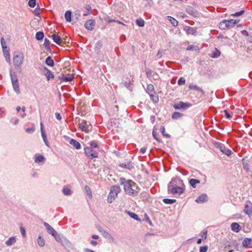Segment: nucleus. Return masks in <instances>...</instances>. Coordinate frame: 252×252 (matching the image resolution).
<instances>
[{
  "label": "nucleus",
  "mask_w": 252,
  "mask_h": 252,
  "mask_svg": "<svg viewBox=\"0 0 252 252\" xmlns=\"http://www.w3.org/2000/svg\"><path fill=\"white\" fill-rule=\"evenodd\" d=\"M120 183L121 185L124 186L125 191L127 194L132 196L137 195L138 191L134 189L136 184L133 181L121 178Z\"/></svg>",
  "instance_id": "obj_1"
},
{
  "label": "nucleus",
  "mask_w": 252,
  "mask_h": 252,
  "mask_svg": "<svg viewBox=\"0 0 252 252\" xmlns=\"http://www.w3.org/2000/svg\"><path fill=\"white\" fill-rule=\"evenodd\" d=\"M120 191V188L118 186H113L111 188L110 191L107 197V202L109 203L112 201L117 196L118 193Z\"/></svg>",
  "instance_id": "obj_2"
},
{
  "label": "nucleus",
  "mask_w": 252,
  "mask_h": 252,
  "mask_svg": "<svg viewBox=\"0 0 252 252\" xmlns=\"http://www.w3.org/2000/svg\"><path fill=\"white\" fill-rule=\"evenodd\" d=\"M24 55L19 51H15L13 54V61L14 64L17 67H20L23 63Z\"/></svg>",
  "instance_id": "obj_3"
},
{
  "label": "nucleus",
  "mask_w": 252,
  "mask_h": 252,
  "mask_svg": "<svg viewBox=\"0 0 252 252\" xmlns=\"http://www.w3.org/2000/svg\"><path fill=\"white\" fill-rule=\"evenodd\" d=\"M84 150V153L89 159H93L98 157V153L92 148L86 147Z\"/></svg>",
  "instance_id": "obj_4"
},
{
  "label": "nucleus",
  "mask_w": 252,
  "mask_h": 252,
  "mask_svg": "<svg viewBox=\"0 0 252 252\" xmlns=\"http://www.w3.org/2000/svg\"><path fill=\"white\" fill-rule=\"evenodd\" d=\"M237 23L236 20L231 19L229 20H223L220 24V28L224 30L226 28H231Z\"/></svg>",
  "instance_id": "obj_5"
},
{
  "label": "nucleus",
  "mask_w": 252,
  "mask_h": 252,
  "mask_svg": "<svg viewBox=\"0 0 252 252\" xmlns=\"http://www.w3.org/2000/svg\"><path fill=\"white\" fill-rule=\"evenodd\" d=\"M180 186H183V181L179 178H175L172 179L168 184V189L170 188L178 187Z\"/></svg>",
  "instance_id": "obj_6"
},
{
  "label": "nucleus",
  "mask_w": 252,
  "mask_h": 252,
  "mask_svg": "<svg viewBox=\"0 0 252 252\" xmlns=\"http://www.w3.org/2000/svg\"><path fill=\"white\" fill-rule=\"evenodd\" d=\"M185 190V186L183 184V186H180L178 187H174L170 188V189H168V191L171 192L172 194L174 195H180L181 194L183 193Z\"/></svg>",
  "instance_id": "obj_7"
},
{
  "label": "nucleus",
  "mask_w": 252,
  "mask_h": 252,
  "mask_svg": "<svg viewBox=\"0 0 252 252\" xmlns=\"http://www.w3.org/2000/svg\"><path fill=\"white\" fill-rule=\"evenodd\" d=\"M80 129L85 132H88L92 130V126L91 124H88L86 121H83L79 123Z\"/></svg>",
  "instance_id": "obj_8"
},
{
  "label": "nucleus",
  "mask_w": 252,
  "mask_h": 252,
  "mask_svg": "<svg viewBox=\"0 0 252 252\" xmlns=\"http://www.w3.org/2000/svg\"><path fill=\"white\" fill-rule=\"evenodd\" d=\"M191 106V104L188 102H179L173 105V108L176 110L185 109L189 108Z\"/></svg>",
  "instance_id": "obj_9"
},
{
  "label": "nucleus",
  "mask_w": 252,
  "mask_h": 252,
  "mask_svg": "<svg viewBox=\"0 0 252 252\" xmlns=\"http://www.w3.org/2000/svg\"><path fill=\"white\" fill-rule=\"evenodd\" d=\"M244 212L249 217L252 216V203L251 201H247L246 202Z\"/></svg>",
  "instance_id": "obj_10"
},
{
  "label": "nucleus",
  "mask_w": 252,
  "mask_h": 252,
  "mask_svg": "<svg viewBox=\"0 0 252 252\" xmlns=\"http://www.w3.org/2000/svg\"><path fill=\"white\" fill-rule=\"evenodd\" d=\"M95 22L93 19H90L86 22L85 23V27L89 31H93L95 27Z\"/></svg>",
  "instance_id": "obj_11"
},
{
  "label": "nucleus",
  "mask_w": 252,
  "mask_h": 252,
  "mask_svg": "<svg viewBox=\"0 0 252 252\" xmlns=\"http://www.w3.org/2000/svg\"><path fill=\"white\" fill-rule=\"evenodd\" d=\"M61 244L65 248H68L70 249H73V244L66 237H63V241H62Z\"/></svg>",
  "instance_id": "obj_12"
},
{
  "label": "nucleus",
  "mask_w": 252,
  "mask_h": 252,
  "mask_svg": "<svg viewBox=\"0 0 252 252\" xmlns=\"http://www.w3.org/2000/svg\"><path fill=\"white\" fill-rule=\"evenodd\" d=\"M218 148L222 153L227 156H229L231 154V151L229 149L226 148L223 144H219Z\"/></svg>",
  "instance_id": "obj_13"
},
{
  "label": "nucleus",
  "mask_w": 252,
  "mask_h": 252,
  "mask_svg": "<svg viewBox=\"0 0 252 252\" xmlns=\"http://www.w3.org/2000/svg\"><path fill=\"white\" fill-rule=\"evenodd\" d=\"M44 225L49 234H51L52 236L55 235H56L57 234V231L47 222H45L44 223Z\"/></svg>",
  "instance_id": "obj_14"
},
{
  "label": "nucleus",
  "mask_w": 252,
  "mask_h": 252,
  "mask_svg": "<svg viewBox=\"0 0 252 252\" xmlns=\"http://www.w3.org/2000/svg\"><path fill=\"white\" fill-rule=\"evenodd\" d=\"M44 74L46 76L47 80L48 81L50 80V79L54 78V75L49 69H48L46 67H44Z\"/></svg>",
  "instance_id": "obj_15"
},
{
  "label": "nucleus",
  "mask_w": 252,
  "mask_h": 252,
  "mask_svg": "<svg viewBox=\"0 0 252 252\" xmlns=\"http://www.w3.org/2000/svg\"><path fill=\"white\" fill-rule=\"evenodd\" d=\"M208 197L206 194H202L196 199L195 202L198 203H202L207 201Z\"/></svg>",
  "instance_id": "obj_16"
},
{
  "label": "nucleus",
  "mask_w": 252,
  "mask_h": 252,
  "mask_svg": "<svg viewBox=\"0 0 252 252\" xmlns=\"http://www.w3.org/2000/svg\"><path fill=\"white\" fill-rule=\"evenodd\" d=\"M69 143L77 150H79L81 148L80 143L74 139H70L69 141Z\"/></svg>",
  "instance_id": "obj_17"
},
{
  "label": "nucleus",
  "mask_w": 252,
  "mask_h": 252,
  "mask_svg": "<svg viewBox=\"0 0 252 252\" xmlns=\"http://www.w3.org/2000/svg\"><path fill=\"white\" fill-rule=\"evenodd\" d=\"M74 77L72 75H69L68 76H64L63 74L59 76L60 79L63 82H70L72 80Z\"/></svg>",
  "instance_id": "obj_18"
},
{
  "label": "nucleus",
  "mask_w": 252,
  "mask_h": 252,
  "mask_svg": "<svg viewBox=\"0 0 252 252\" xmlns=\"http://www.w3.org/2000/svg\"><path fill=\"white\" fill-rule=\"evenodd\" d=\"M184 30L188 34L193 35L196 32V31L194 28L189 26H186L184 28Z\"/></svg>",
  "instance_id": "obj_19"
},
{
  "label": "nucleus",
  "mask_w": 252,
  "mask_h": 252,
  "mask_svg": "<svg viewBox=\"0 0 252 252\" xmlns=\"http://www.w3.org/2000/svg\"><path fill=\"white\" fill-rule=\"evenodd\" d=\"M231 230L235 232H239L240 231V226L237 222H233L231 224Z\"/></svg>",
  "instance_id": "obj_20"
},
{
  "label": "nucleus",
  "mask_w": 252,
  "mask_h": 252,
  "mask_svg": "<svg viewBox=\"0 0 252 252\" xmlns=\"http://www.w3.org/2000/svg\"><path fill=\"white\" fill-rule=\"evenodd\" d=\"M220 55V52L217 48H215V49L210 54V56L212 58H217L219 57Z\"/></svg>",
  "instance_id": "obj_21"
},
{
  "label": "nucleus",
  "mask_w": 252,
  "mask_h": 252,
  "mask_svg": "<svg viewBox=\"0 0 252 252\" xmlns=\"http://www.w3.org/2000/svg\"><path fill=\"white\" fill-rule=\"evenodd\" d=\"M189 88L191 90H195L197 91L200 92L203 95L205 93L204 91L199 86L196 85L190 84L189 86Z\"/></svg>",
  "instance_id": "obj_22"
},
{
  "label": "nucleus",
  "mask_w": 252,
  "mask_h": 252,
  "mask_svg": "<svg viewBox=\"0 0 252 252\" xmlns=\"http://www.w3.org/2000/svg\"><path fill=\"white\" fill-rule=\"evenodd\" d=\"M52 38L53 41L57 44L58 45H61L62 43V39H61V37L59 36L58 35L56 34H53L52 35Z\"/></svg>",
  "instance_id": "obj_23"
},
{
  "label": "nucleus",
  "mask_w": 252,
  "mask_h": 252,
  "mask_svg": "<svg viewBox=\"0 0 252 252\" xmlns=\"http://www.w3.org/2000/svg\"><path fill=\"white\" fill-rule=\"evenodd\" d=\"M10 78L12 83L18 82V80L16 74L11 70L10 71Z\"/></svg>",
  "instance_id": "obj_24"
},
{
  "label": "nucleus",
  "mask_w": 252,
  "mask_h": 252,
  "mask_svg": "<svg viewBox=\"0 0 252 252\" xmlns=\"http://www.w3.org/2000/svg\"><path fill=\"white\" fill-rule=\"evenodd\" d=\"M200 183V181L199 180L193 178L190 179L189 181V184L193 188H195L196 187V185Z\"/></svg>",
  "instance_id": "obj_25"
},
{
  "label": "nucleus",
  "mask_w": 252,
  "mask_h": 252,
  "mask_svg": "<svg viewBox=\"0 0 252 252\" xmlns=\"http://www.w3.org/2000/svg\"><path fill=\"white\" fill-rule=\"evenodd\" d=\"M45 160V158L42 155H36L35 157L34 162L35 163L44 162Z\"/></svg>",
  "instance_id": "obj_26"
},
{
  "label": "nucleus",
  "mask_w": 252,
  "mask_h": 252,
  "mask_svg": "<svg viewBox=\"0 0 252 252\" xmlns=\"http://www.w3.org/2000/svg\"><path fill=\"white\" fill-rule=\"evenodd\" d=\"M16 243V238L15 237H10L6 242L5 244L7 246H11Z\"/></svg>",
  "instance_id": "obj_27"
},
{
  "label": "nucleus",
  "mask_w": 252,
  "mask_h": 252,
  "mask_svg": "<svg viewBox=\"0 0 252 252\" xmlns=\"http://www.w3.org/2000/svg\"><path fill=\"white\" fill-rule=\"evenodd\" d=\"M251 241L252 239L251 238H245L242 242L243 246L245 248H250Z\"/></svg>",
  "instance_id": "obj_28"
},
{
  "label": "nucleus",
  "mask_w": 252,
  "mask_h": 252,
  "mask_svg": "<svg viewBox=\"0 0 252 252\" xmlns=\"http://www.w3.org/2000/svg\"><path fill=\"white\" fill-rule=\"evenodd\" d=\"M46 64L50 66H53L54 65V62L53 60L50 56H48L45 60Z\"/></svg>",
  "instance_id": "obj_29"
},
{
  "label": "nucleus",
  "mask_w": 252,
  "mask_h": 252,
  "mask_svg": "<svg viewBox=\"0 0 252 252\" xmlns=\"http://www.w3.org/2000/svg\"><path fill=\"white\" fill-rule=\"evenodd\" d=\"M12 84L14 91L17 94H19L20 93V91L19 89V82L12 83Z\"/></svg>",
  "instance_id": "obj_30"
},
{
  "label": "nucleus",
  "mask_w": 252,
  "mask_h": 252,
  "mask_svg": "<svg viewBox=\"0 0 252 252\" xmlns=\"http://www.w3.org/2000/svg\"><path fill=\"white\" fill-rule=\"evenodd\" d=\"M167 19L169 21H170V22H171V23L172 24V25L173 26L176 27L178 26V22L175 18H174L173 17L170 16H168L167 17Z\"/></svg>",
  "instance_id": "obj_31"
},
{
  "label": "nucleus",
  "mask_w": 252,
  "mask_h": 252,
  "mask_svg": "<svg viewBox=\"0 0 252 252\" xmlns=\"http://www.w3.org/2000/svg\"><path fill=\"white\" fill-rule=\"evenodd\" d=\"M62 191L65 195H70L72 193L71 189L68 187L66 186L63 187Z\"/></svg>",
  "instance_id": "obj_32"
},
{
  "label": "nucleus",
  "mask_w": 252,
  "mask_h": 252,
  "mask_svg": "<svg viewBox=\"0 0 252 252\" xmlns=\"http://www.w3.org/2000/svg\"><path fill=\"white\" fill-rule=\"evenodd\" d=\"M183 114L182 113L178 112H175L172 114L171 117L173 119L177 120L180 119L183 117Z\"/></svg>",
  "instance_id": "obj_33"
},
{
  "label": "nucleus",
  "mask_w": 252,
  "mask_h": 252,
  "mask_svg": "<svg viewBox=\"0 0 252 252\" xmlns=\"http://www.w3.org/2000/svg\"><path fill=\"white\" fill-rule=\"evenodd\" d=\"M102 235L104 238H105L107 239L114 240V238L112 237V236L105 230H104L103 231H102Z\"/></svg>",
  "instance_id": "obj_34"
},
{
  "label": "nucleus",
  "mask_w": 252,
  "mask_h": 252,
  "mask_svg": "<svg viewBox=\"0 0 252 252\" xmlns=\"http://www.w3.org/2000/svg\"><path fill=\"white\" fill-rule=\"evenodd\" d=\"M65 19L68 22L71 21V12L70 11H67L64 15Z\"/></svg>",
  "instance_id": "obj_35"
},
{
  "label": "nucleus",
  "mask_w": 252,
  "mask_h": 252,
  "mask_svg": "<svg viewBox=\"0 0 252 252\" xmlns=\"http://www.w3.org/2000/svg\"><path fill=\"white\" fill-rule=\"evenodd\" d=\"M37 243L38 245L41 247H43L45 245V241L43 238H42L40 236H39L37 238Z\"/></svg>",
  "instance_id": "obj_36"
},
{
  "label": "nucleus",
  "mask_w": 252,
  "mask_h": 252,
  "mask_svg": "<svg viewBox=\"0 0 252 252\" xmlns=\"http://www.w3.org/2000/svg\"><path fill=\"white\" fill-rule=\"evenodd\" d=\"M147 92L149 94H151L154 92V87L152 84H148L147 87Z\"/></svg>",
  "instance_id": "obj_37"
},
{
  "label": "nucleus",
  "mask_w": 252,
  "mask_h": 252,
  "mask_svg": "<svg viewBox=\"0 0 252 252\" xmlns=\"http://www.w3.org/2000/svg\"><path fill=\"white\" fill-rule=\"evenodd\" d=\"M44 37V33L42 32H38L35 34V38L37 40H41Z\"/></svg>",
  "instance_id": "obj_38"
},
{
  "label": "nucleus",
  "mask_w": 252,
  "mask_h": 252,
  "mask_svg": "<svg viewBox=\"0 0 252 252\" xmlns=\"http://www.w3.org/2000/svg\"><path fill=\"white\" fill-rule=\"evenodd\" d=\"M151 98L155 102H157L158 101V97L155 93L149 94Z\"/></svg>",
  "instance_id": "obj_39"
},
{
  "label": "nucleus",
  "mask_w": 252,
  "mask_h": 252,
  "mask_svg": "<svg viewBox=\"0 0 252 252\" xmlns=\"http://www.w3.org/2000/svg\"><path fill=\"white\" fill-rule=\"evenodd\" d=\"M128 214L129 215V216L134 219V220H140V219L139 218V217H138V216L135 213H132V212H128Z\"/></svg>",
  "instance_id": "obj_40"
},
{
  "label": "nucleus",
  "mask_w": 252,
  "mask_h": 252,
  "mask_svg": "<svg viewBox=\"0 0 252 252\" xmlns=\"http://www.w3.org/2000/svg\"><path fill=\"white\" fill-rule=\"evenodd\" d=\"M41 136H42V139L43 140V141H44L45 144L48 147H49V142L48 141V140H47V136H46V135L45 134V132H42V133H41Z\"/></svg>",
  "instance_id": "obj_41"
},
{
  "label": "nucleus",
  "mask_w": 252,
  "mask_h": 252,
  "mask_svg": "<svg viewBox=\"0 0 252 252\" xmlns=\"http://www.w3.org/2000/svg\"><path fill=\"white\" fill-rule=\"evenodd\" d=\"M136 23L138 26L140 27H143L145 25V22L141 18L137 19L136 20Z\"/></svg>",
  "instance_id": "obj_42"
},
{
  "label": "nucleus",
  "mask_w": 252,
  "mask_h": 252,
  "mask_svg": "<svg viewBox=\"0 0 252 252\" xmlns=\"http://www.w3.org/2000/svg\"><path fill=\"white\" fill-rule=\"evenodd\" d=\"M176 201L175 199L164 198L163 199V202L166 204H172Z\"/></svg>",
  "instance_id": "obj_43"
},
{
  "label": "nucleus",
  "mask_w": 252,
  "mask_h": 252,
  "mask_svg": "<svg viewBox=\"0 0 252 252\" xmlns=\"http://www.w3.org/2000/svg\"><path fill=\"white\" fill-rule=\"evenodd\" d=\"M50 42L49 40L47 38H45L44 40V46L45 48L47 50L50 49Z\"/></svg>",
  "instance_id": "obj_44"
},
{
  "label": "nucleus",
  "mask_w": 252,
  "mask_h": 252,
  "mask_svg": "<svg viewBox=\"0 0 252 252\" xmlns=\"http://www.w3.org/2000/svg\"><path fill=\"white\" fill-rule=\"evenodd\" d=\"M186 12L189 15H193L194 14L193 9L191 6H188L186 8Z\"/></svg>",
  "instance_id": "obj_45"
},
{
  "label": "nucleus",
  "mask_w": 252,
  "mask_h": 252,
  "mask_svg": "<svg viewBox=\"0 0 252 252\" xmlns=\"http://www.w3.org/2000/svg\"><path fill=\"white\" fill-rule=\"evenodd\" d=\"M3 55L5 58L6 62L10 64V58L9 51L7 52H5V53H3Z\"/></svg>",
  "instance_id": "obj_46"
},
{
  "label": "nucleus",
  "mask_w": 252,
  "mask_h": 252,
  "mask_svg": "<svg viewBox=\"0 0 252 252\" xmlns=\"http://www.w3.org/2000/svg\"><path fill=\"white\" fill-rule=\"evenodd\" d=\"M90 147L93 148H98V146L97 142L95 141H91L90 143Z\"/></svg>",
  "instance_id": "obj_47"
},
{
  "label": "nucleus",
  "mask_w": 252,
  "mask_h": 252,
  "mask_svg": "<svg viewBox=\"0 0 252 252\" xmlns=\"http://www.w3.org/2000/svg\"><path fill=\"white\" fill-rule=\"evenodd\" d=\"M56 240L60 243H62V241H63V237L61 236L60 235L58 234L57 232V234L55 235H53Z\"/></svg>",
  "instance_id": "obj_48"
},
{
  "label": "nucleus",
  "mask_w": 252,
  "mask_h": 252,
  "mask_svg": "<svg viewBox=\"0 0 252 252\" xmlns=\"http://www.w3.org/2000/svg\"><path fill=\"white\" fill-rule=\"evenodd\" d=\"M160 130H161V132L163 136H164L165 137H168V138L170 137L169 134L165 133V129L164 126H161Z\"/></svg>",
  "instance_id": "obj_49"
},
{
  "label": "nucleus",
  "mask_w": 252,
  "mask_h": 252,
  "mask_svg": "<svg viewBox=\"0 0 252 252\" xmlns=\"http://www.w3.org/2000/svg\"><path fill=\"white\" fill-rule=\"evenodd\" d=\"M28 4L30 7H34L36 4V0H29Z\"/></svg>",
  "instance_id": "obj_50"
},
{
  "label": "nucleus",
  "mask_w": 252,
  "mask_h": 252,
  "mask_svg": "<svg viewBox=\"0 0 252 252\" xmlns=\"http://www.w3.org/2000/svg\"><path fill=\"white\" fill-rule=\"evenodd\" d=\"M120 166L123 168L129 169L131 167V162H129L127 164L122 163L120 164Z\"/></svg>",
  "instance_id": "obj_51"
},
{
  "label": "nucleus",
  "mask_w": 252,
  "mask_h": 252,
  "mask_svg": "<svg viewBox=\"0 0 252 252\" xmlns=\"http://www.w3.org/2000/svg\"><path fill=\"white\" fill-rule=\"evenodd\" d=\"M185 82H186L185 79L183 77H181L179 79V80L178 81V84L179 85H180V86L183 85L185 84Z\"/></svg>",
  "instance_id": "obj_52"
},
{
  "label": "nucleus",
  "mask_w": 252,
  "mask_h": 252,
  "mask_svg": "<svg viewBox=\"0 0 252 252\" xmlns=\"http://www.w3.org/2000/svg\"><path fill=\"white\" fill-rule=\"evenodd\" d=\"M85 8L87 10V12H85L83 13V15L84 16L87 15L90 13V12L91 11V9H92L91 7L89 5H86L85 7Z\"/></svg>",
  "instance_id": "obj_53"
},
{
  "label": "nucleus",
  "mask_w": 252,
  "mask_h": 252,
  "mask_svg": "<svg viewBox=\"0 0 252 252\" xmlns=\"http://www.w3.org/2000/svg\"><path fill=\"white\" fill-rule=\"evenodd\" d=\"M35 130V126L34 125H33V126L32 127H28L26 129V131L27 133H30L31 132H33Z\"/></svg>",
  "instance_id": "obj_54"
},
{
  "label": "nucleus",
  "mask_w": 252,
  "mask_h": 252,
  "mask_svg": "<svg viewBox=\"0 0 252 252\" xmlns=\"http://www.w3.org/2000/svg\"><path fill=\"white\" fill-rule=\"evenodd\" d=\"M208 247L207 246H202L199 249V252H207Z\"/></svg>",
  "instance_id": "obj_55"
},
{
  "label": "nucleus",
  "mask_w": 252,
  "mask_h": 252,
  "mask_svg": "<svg viewBox=\"0 0 252 252\" xmlns=\"http://www.w3.org/2000/svg\"><path fill=\"white\" fill-rule=\"evenodd\" d=\"M163 53H164V51H161L160 50H159L157 54V57L158 59L161 58L162 57Z\"/></svg>",
  "instance_id": "obj_56"
},
{
  "label": "nucleus",
  "mask_w": 252,
  "mask_h": 252,
  "mask_svg": "<svg viewBox=\"0 0 252 252\" xmlns=\"http://www.w3.org/2000/svg\"><path fill=\"white\" fill-rule=\"evenodd\" d=\"M146 73L147 77L149 78L152 74V71L151 69H147L146 70Z\"/></svg>",
  "instance_id": "obj_57"
},
{
  "label": "nucleus",
  "mask_w": 252,
  "mask_h": 252,
  "mask_svg": "<svg viewBox=\"0 0 252 252\" xmlns=\"http://www.w3.org/2000/svg\"><path fill=\"white\" fill-rule=\"evenodd\" d=\"M102 46V42L100 41L97 42L96 44L95 49L99 50Z\"/></svg>",
  "instance_id": "obj_58"
},
{
  "label": "nucleus",
  "mask_w": 252,
  "mask_h": 252,
  "mask_svg": "<svg viewBox=\"0 0 252 252\" xmlns=\"http://www.w3.org/2000/svg\"><path fill=\"white\" fill-rule=\"evenodd\" d=\"M244 10H241L238 12H236L235 13L233 14V15L235 17H238V16H240V15H242L244 13Z\"/></svg>",
  "instance_id": "obj_59"
},
{
  "label": "nucleus",
  "mask_w": 252,
  "mask_h": 252,
  "mask_svg": "<svg viewBox=\"0 0 252 252\" xmlns=\"http://www.w3.org/2000/svg\"><path fill=\"white\" fill-rule=\"evenodd\" d=\"M20 231L23 237H25L26 236V230L25 228L23 227H21Z\"/></svg>",
  "instance_id": "obj_60"
},
{
  "label": "nucleus",
  "mask_w": 252,
  "mask_h": 252,
  "mask_svg": "<svg viewBox=\"0 0 252 252\" xmlns=\"http://www.w3.org/2000/svg\"><path fill=\"white\" fill-rule=\"evenodd\" d=\"M224 113L227 119H230L231 118V116L230 115V114L229 113L228 111L227 110H224Z\"/></svg>",
  "instance_id": "obj_61"
},
{
  "label": "nucleus",
  "mask_w": 252,
  "mask_h": 252,
  "mask_svg": "<svg viewBox=\"0 0 252 252\" xmlns=\"http://www.w3.org/2000/svg\"><path fill=\"white\" fill-rule=\"evenodd\" d=\"M152 133H153V136L154 137V138L158 141H160L159 139L158 138L157 133L154 130V131H153Z\"/></svg>",
  "instance_id": "obj_62"
},
{
  "label": "nucleus",
  "mask_w": 252,
  "mask_h": 252,
  "mask_svg": "<svg viewBox=\"0 0 252 252\" xmlns=\"http://www.w3.org/2000/svg\"><path fill=\"white\" fill-rule=\"evenodd\" d=\"M195 46L194 45H189L188 46V47L187 48V50L188 51L193 50L195 49Z\"/></svg>",
  "instance_id": "obj_63"
},
{
  "label": "nucleus",
  "mask_w": 252,
  "mask_h": 252,
  "mask_svg": "<svg viewBox=\"0 0 252 252\" xmlns=\"http://www.w3.org/2000/svg\"><path fill=\"white\" fill-rule=\"evenodd\" d=\"M0 42H1V44L2 47H4V46H6L5 41L3 37H1V39H0Z\"/></svg>",
  "instance_id": "obj_64"
}]
</instances>
